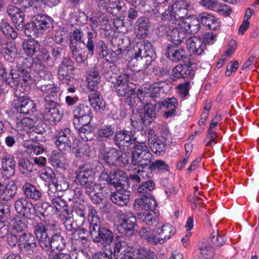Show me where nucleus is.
Returning <instances> with one entry per match:
<instances>
[{
  "label": "nucleus",
  "instance_id": "052dcab7",
  "mask_svg": "<svg viewBox=\"0 0 259 259\" xmlns=\"http://www.w3.org/2000/svg\"><path fill=\"white\" fill-rule=\"evenodd\" d=\"M96 51L102 58L106 57L110 54L107 44L102 40H100L97 43Z\"/></svg>",
  "mask_w": 259,
  "mask_h": 259
},
{
  "label": "nucleus",
  "instance_id": "8fccbe9b",
  "mask_svg": "<svg viewBox=\"0 0 259 259\" xmlns=\"http://www.w3.org/2000/svg\"><path fill=\"white\" fill-rule=\"evenodd\" d=\"M130 250L131 249L127 246V243L124 241L117 239L116 241L115 242L114 254L116 257Z\"/></svg>",
  "mask_w": 259,
  "mask_h": 259
},
{
  "label": "nucleus",
  "instance_id": "0eeeda50",
  "mask_svg": "<svg viewBox=\"0 0 259 259\" xmlns=\"http://www.w3.org/2000/svg\"><path fill=\"white\" fill-rule=\"evenodd\" d=\"M109 82L114 84L115 92L118 97L128 99L135 94V85L130 82L127 74H120L117 78H109Z\"/></svg>",
  "mask_w": 259,
  "mask_h": 259
},
{
  "label": "nucleus",
  "instance_id": "79ce46f5",
  "mask_svg": "<svg viewBox=\"0 0 259 259\" xmlns=\"http://www.w3.org/2000/svg\"><path fill=\"white\" fill-rule=\"evenodd\" d=\"M130 121L131 125L134 129L141 131L142 133L144 131L145 133L144 125L147 123L140 112L133 113L131 116Z\"/></svg>",
  "mask_w": 259,
  "mask_h": 259
},
{
  "label": "nucleus",
  "instance_id": "5701e85b",
  "mask_svg": "<svg viewBox=\"0 0 259 259\" xmlns=\"http://www.w3.org/2000/svg\"><path fill=\"white\" fill-rule=\"evenodd\" d=\"M36 29L39 33L49 32L53 28V20L51 17L45 14H38L33 18Z\"/></svg>",
  "mask_w": 259,
  "mask_h": 259
},
{
  "label": "nucleus",
  "instance_id": "9d476101",
  "mask_svg": "<svg viewBox=\"0 0 259 259\" xmlns=\"http://www.w3.org/2000/svg\"><path fill=\"white\" fill-rule=\"evenodd\" d=\"M43 116L45 120L56 124L60 121L63 116V111L60 105L50 96H45L44 99Z\"/></svg>",
  "mask_w": 259,
  "mask_h": 259
},
{
  "label": "nucleus",
  "instance_id": "dca6fc26",
  "mask_svg": "<svg viewBox=\"0 0 259 259\" xmlns=\"http://www.w3.org/2000/svg\"><path fill=\"white\" fill-rule=\"evenodd\" d=\"M71 139H72V136L71 130L67 127L58 131L54 137L56 146L61 152H63L71 150Z\"/></svg>",
  "mask_w": 259,
  "mask_h": 259
},
{
  "label": "nucleus",
  "instance_id": "9b49d317",
  "mask_svg": "<svg viewBox=\"0 0 259 259\" xmlns=\"http://www.w3.org/2000/svg\"><path fill=\"white\" fill-rule=\"evenodd\" d=\"M95 171L88 164L80 165L76 171V179L83 188L87 189L88 192L91 190L92 186H96L94 175Z\"/></svg>",
  "mask_w": 259,
  "mask_h": 259
},
{
  "label": "nucleus",
  "instance_id": "2eb2a0df",
  "mask_svg": "<svg viewBox=\"0 0 259 259\" xmlns=\"http://www.w3.org/2000/svg\"><path fill=\"white\" fill-rule=\"evenodd\" d=\"M73 125L90 123L93 117V113L90 106L84 104L77 105L73 111Z\"/></svg>",
  "mask_w": 259,
  "mask_h": 259
},
{
  "label": "nucleus",
  "instance_id": "a211bd4d",
  "mask_svg": "<svg viewBox=\"0 0 259 259\" xmlns=\"http://www.w3.org/2000/svg\"><path fill=\"white\" fill-rule=\"evenodd\" d=\"M17 212L25 218H30L34 213V206L32 202L26 198L21 197L17 199L14 203Z\"/></svg>",
  "mask_w": 259,
  "mask_h": 259
},
{
  "label": "nucleus",
  "instance_id": "a18cd8bd",
  "mask_svg": "<svg viewBox=\"0 0 259 259\" xmlns=\"http://www.w3.org/2000/svg\"><path fill=\"white\" fill-rule=\"evenodd\" d=\"M85 206L80 204L74 208L73 215V219L79 225H83L85 221Z\"/></svg>",
  "mask_w": 259,
  "mask_h": 259
},
{
  "label": "nucleus",
  "instance_id": "f257e3e1",
  "mask_svg": "<svg viewBox=\"0 0 259 259\" xmlns=\"http://www.w3.org/2000/svg\"><path fill=\"white\" fill-rule=\"evenodd\" d=\"M23 50L30 57L36 56L32 59L30 68L40 76L44 74L46 68H53L56 61L60 58L59 48H52L49 51L47 48L41 47L40 44L34 39H28L23 41Z\"/></svg>",
  "mask_w": 259,
  "mask_h": 259
},
{
  "label": "nucleus",
  "instance_id": "72a5a7b5",
  "mask_svg": "<svg viewBox=\"0 0 259 259\" xmlns=\"http://www.w3.org/2000/svg\"><path fill=\"white\" fill-rule=\"evenodd\" d=\"M168 166L167 164L162 160H157L155 162H152L149 165L148 168H147V171L143 170L141 176L143 178L149 179L153 176V172L156 169L157 170H168Z\"/></svg>",
  "mask_w": 259,
  "mask_h": 259
},
{
  "label": "nucleus",
  "instance_id": "b1692460",
  "mask_svg": "<svg viewBox=\"0 0 259 259\" xmlns=\"http://www.w3.org/2000/svg\"><path fill=\"white\" fill-rule=\"evenodd\" d=\"M112 181L111 185L116 189H125L128 187V180L126 173L120 169L111 170Z\"/></svg>",
  "mask_w": 259,
  "mask_h": 259
},
{
  "label": "nucleus",
  "instance_id": "774afa93",
  "mask_svg": "<svg viewBox=\"0 0 259 259\" xmlns=\"http://www.w3.org/2000/svg\"><path fill=\"white\" fill-rule=\"evenodd\" d=\"M201 254L203 259H210V258L214 255V251L212 246L209 244H205V245L200 248Z\"/></svg>",
  "mask_w": 259,
  "mask_h": 259
},
{
  "label": "nucleus",
  "instance_id": "4d7b16f0",
  "mask_svg": "<svg viewBox=\"0 0 259 259\" xmlns=\"http://www.w3.org/2000/svg\"><path fill=\"white\" fill-rule=\"evenodd\" d=\"M23 30L26 35L30 37L37 36L39 33L36 29V25L33 20L32 22L25 24Z\"/></svg>",
  "mask_w": 259,
  "mask_h": 259
},
{
  "label": "nucleus",
  "instance_id": "20e7f679",
  "mask_svg": "<svg viewBox=\"0 0 259 259\" xmlns=\"http://www.w3.org/2000/svg\"><path fill=\"white\" fill-rule=\"evenodd\" d=\"M134 52L133 60L142 70L147 69L156 58L153 46L146 40L138 42L134 47Z\"/></svg>",
  "mask_w": 259,
  "mask_h": 259
},
{
  "label": "nucleus",
  "instance_id": "bb28decb",
  "mask_svg": "<svg viewBox=\"0 0 259 259\" xmlns=\"http://www.w3.org/2000/svg\"><path fill=\"white\" fill-rule=\"evenodd\" d=\"M186 34L183 26H178L169 30L167 39L173 44L172 45H180L186 37Z\"/></svg>",
  "mask_w": 259,
  "mask_h": 259
},
{
  "label": "nucleus",
  "instance_id": "bf43d9fd",
  "mask_svg": "<svg viewBox=\"0 0 259 259\" xmlns=\"http://www.w3.org/2000/svg\"><path fill=\"white\" fill-rule=\"evenodd\" d=\"M155 184L151 180L143 182L140 184L137 188V192L139 193H145L152 191L154 189Z\"/></svg>",
  "mask_w": 259,
  "mask_h": 259
},
{
  "label": "nucleus",
  "instance_id": "5fc2aeb1",
  "mask_svg": "<svg viewBox=\"0 0 259 259\" xmlns=\"http://www.w3.org/2000/svg\"><path fill=\"white\" fill-rule=\"evenodd\" d=\"M102 188L100 186L96 184V186H92L89 192L87 189H85V193L89 197L91 201L95 204H98L102 201L101 197L99 195L97 190H101Z\"/></svg>",
  "mask_w": 259,
  "mask_h": 259
},
{
  "label": "nucleus",
  "instance_id": "aec40b11",
  "mask_svg": "<svg viewBox=\"0 0 259 259\" xmlns=\"http://www.w3.org/2000/svg\"><path fill=\"white\" fill-rule=\"evenodd\" d=\"M161 109L160 102L152 103L147 102L143 106V112H140L147 124L151 123L155 120L157 113Z\"/></svg>",
  "mask_w": 259,
  "mask_h": 259
},
{
  "label": "nucleus",
  "instance_id": "f704fd0d",
  "mask_svg": "<svg viewBox=\"0 0 259 259\" xmlns=\"http://www.w3.org/2000/svg\"><path fill=\"white\" fill-rule=\"evenodd\" d=\"M171 7L173 13L175 14V17L178 21L188 15V12L190 8V5L186 2L182 1L172 3Z\"/></svg>",
  "mask_w": 259,
  "mask_h": 259
},
{
  "label": "nucleus",
  "instance_id": "e433bc0d",
  "mask_svg": "<svg viewBox=\"0 0 259 259\" xmlns=\"http://www.w3.org/2000/svg\"><path fill=\"white\" fill-rule=\"evenodd\" d=\"M150 27L149 19L146 17L139 18L136 22V30L137 35L141 38L146 37L149 32Z\"/></svg>",
  "mask_w": 259,
  "mask_h": 259
},
{
  "label": "nucleus",
  "instance_id": "39448f33",
  "mask_svg": "<svg viewBox=\"0 0 259 259\" xmlns=\"http://www.w3.org/2000/svg\"><path fill=\"white\" fill-rule=\"evenodd\" d=\"M97 36L96 32L90 31L88 32V39L86 42L82 40L83 33L81 28H75L69 33V47L70 48L75 47H85L89 51V54L92 57L95 53L94 40Z\"/></svg>",
  "mask_w": 259,
  "mask_h": 259
},
{
  "label": "nucleus",
  "instance_id": "1a4fd4ad",
  "mask_svg": "<svg viewBox=\"0 0 259 259\" xmlns=\"http://www.w3.org/2000/svg\"><path fill=\"white\" fill-rule=\"evenodd\" d=\"M100 158L108 166L123 167L129 162V156L115 148H111L101 153Z\"/></svg>",
  "mask_w": 259,
  "mask_h": 259
},
{
  "label": "nucleus",
  "instance_id": "3c124183",
  "mask_svg": "<svg viewBox=\"0 0 259 259\" xmlns=\"http://www.w3.org/2000/svg\"><path fill=\"white\" fill-rule=\"evenodd\" d=\"M11 216V205L0 200V222H6Z\"/></svg>",
  "mask_w": 259,
  "mask_h": 259
},
{
  "label": "nucleus",
  "instance_id": "58836bf2",
  "mask_svg": "<svg viewBox=\"0 0 259 259\" xmlns=\"http://www.w3.org/2000/svg\"><path fill=\"white\" fill-rule=\"evenodd\" d=\"M17 187L15 183L4 186L0 191V200L8 202L13 199L17 194Z\"/></svg>",
  "mask_w": 259,
  "mask_h": 259
},
{
  "label": "nucleus",
  "instance_id": "6e6d98bb",
  "mask_svg": "<svg viewBox=\"0 0 259 259\" xmlns=\"http://www.w3.org/2000/svg\"><path fill=\"white\" fill-rule=\"evenodd\" d=\"M140 219H141L148 226H152L157 223L158 218L154 214L149 212H144L138 214Z\"/></svg>",
  "mask_w": 259,
  "mask_h": 259
},
{
  "label": "nucleus",
  "instance_id": "0e129e2a",
  "mask_svg": "<svg viewBox=\"0 0 259 259\" xmlns=\"http://www.w3.org/2000/svg\"><path fill=\"white\" fill-rule=\"evenodd\" d=\"M160 104H161V108L163 107L167 109L176 110L178 106L177 99L174 97L166 99L160 102Z\"/></svg>",
  "mask_w": 259,
  "mask_h": 259
},
{
  "label": "nucleus",
  "instance_id": "ddd939ff",
  "mask_svg": "<svg viewBox=\"0 0 259 259\" xmlns=\"http://www.w3.org/2000/svg\"><path fill=\"white\" fill-rule=\"evenodd\" d=\"M19 248L24 254L32 256L37 252L36 240L31 233H21L19 234Z\"/></svg>",
  "mask_w": 259,
  "mask_h": 259
},
{
  "label": "nucleus",
  "instance_id": "c03bdc74",
  "mask_svg": "<svg viewBox=\"0 0 259 259\" xmlns=\"http://www.w3.org/2000/svg\"><path fill=\"white\" fill-rule=\"evenodd\" d=\"M18 165L21 172L26 176L30 175L34 170L33 163L27 158H20Z\"/></svg>",
  "mask_w": 259,
  "mask_h": 259
},
{
  "label": "nucleus",
  "instance_id": "4c0bfd02",
  "mask_svg": "<svg viewBox=\"0 0 259 259\" xmlns=\"http://www.w3.org/2000/svg\"><path fill=\"white\" fill-rule=\"evenodd\" d=\"M198 16L202 24L209 29L215 30L219 27L218 20L214 16L206 12L202 13Z\"/></svg>",
  "mask_w": 259,
  "mask_h": 259
},
{
  "label": "nucleus",
  "instance_id": "473e14b6",
  "mask_svg": "<svg viewBox=\"0 0 259 259\" xmlns=\"http://www.w3.org/2000/svg\"><path fill=\"white\" fill-rule=\"evenodd\" d=\"M186 45L192 53L197 55H201L205 49L203 41L199 37L195 36L189 38L186 40Z\"/></svg>",
  "mask_w": 259,
  "mask_h": 259
},
{
  "label": "nucleus",
  "instance_id": "37998d69",
  "mask_svg": "<svg viewBox=\"0 0 259 259\" xmlns=\"http://www.w3.org/2000/svg\"><path fill=\"white\" fill-rule=\"evenodd\" d=\"M135 251L137 259H158L156 254L149 249L144 247L135 248Z\"/></svg>",
  "mask_w": 259,
  "mask_h": 259
},
{
  "label": "nucleus",
  "instance_id": "f8f14e48",
  "mask_svg": "<svg viewBox=\"0 0 259 259\" xmlns=\"http://www.w3.org/2000/svg\"><path fill=\"white\" fill-rule=\"evenodd\" d=\"M74 70V63L70 57L64 58L58 68L57 75L59 79L63 83L71 85L70 83L72 81L73 72Z\"/></svg>",
  "mask_w": 259,
  "mask_h": 259
},
{
  "label": "nucleus",
  "instance_id": "de8ad7c7",
  "mask_svg": "<svg viewBox=\"0 0 259 259\" xmlns=\"http://www.w3.org/2000/svg\"><path fill=\"white\" fill-rule=\"evenodd\" d=\"M148 144L152 152L156 154L161 155L165 152L166 146L159 139L155 141L151 139Z\"/></svg>",
  "mask_w": 259,
  "mask_h": 259
},
{
  "label": "nucleus",
  "instance_id": "f3484780",
  "mask_svg": "<svg viewBox=\"0 0 259 259\" xmlns=\"http://www.w3.org/2000/svg\"><path fill=\"white\" fill-rule=\"evenodd\" d=\"M119 231L130 236L134 233V228L136 225V218L130 212L121 213L119 216Z\"/></svg>",
  "mask_w": 259,
  "mask_h": 259
},
{
  "label": "nucleus",
  "instance_id": "49530a36",
  "mask_svg": "<svg viewBox=\"0 0 259 259\" xmlns=\"http://www.w3.org/2000/svg\"><path fill=\"white\" fill-rule=\"evenodd\" d=\"M49 160L51 164L56 168L66 169V164L64 162V159L62 154L59 152H52Z\"/></svg>",
  "mask_w": 259,
  "mask_h": 259
},
{
  "label": "nucleus",
  "instance_id": "864d4df0",
  "mask_svg": "<svg viewBox=\"0 0 259 259\" xmlns=\"http://www.w3.org/2000/svg\"><path fill=\"white\" fill-rule=\"evenodd\" d=\"M115 133L114 128L112 125H101L98 130V135L100 138H108L112 136Z\"/></svg>",
  "mask_w": 259,
  "mask_h": 259
},
{
  "label": "nucleus",
  "instance_id": "680f3d73",
  "mask_svg": "<svg viewBox=\"0 0 259 259\" xmlns=\"http://www.w3.org/2000/svg\"><path fill=\"white\" fill-rule=\"evenodd\" d=\"M210 239L213 246L216 247L223 246L226 241L223 237L219 235L217 231H213L211 233Z\"/></svg>",
  "mask_w": 259,
  "mask_h": 259
},
{
  "label": "nucleus",
  "instance_id": "a19ab883",
  "mask_svg": "<svg viewBox=\"0 0 259 259\" xmlns=\"http://www.w3.org/2000/svg\"><path fill=\"white\" fill-rule=\"evenodd\" d=\"M53 39L56 44L65 46L68 39L67 29L64 27H58L54 31Z\"/></svg>",
  "mask_w": 259,
  "mask_h": 259
},
{
  "label": "nucleus",
  "instance_id": "603ef678",
  "mask_svg": "<svg viewBox=\"0 0 259 259\" xmlns=\"http://www.w3.org/2000/svg\"><path fill=\"white\" fill-rule=\"evenodd\" d=\"M37 88L42 92H48L49 95L46 96H50L52 99L54 100L57 98L58 89L54 84H43L38 86Z\"/></svg>",
  "mask_w": 259,
  "mask_h": 259
},
{
  "label": "nucleus",
  "instance_id": "6e6552de",
  "mask_svg": "<svg viewBox=\"0 0 259 259\" xmlns=\"http://www.w3.org/2000/svg\"><path fill=\"white\" fill-rule=\"evenodd\" d=\"M12 105L17 112L24 115L32 114L37 109L34 101L28 98L26 94L20 90L15 91Z\"/></svg>",
  "mask_w": 259,
  "mask_h": 259
},
{
  "label": "nucleus",
  "instance_id": "7c9ffc66",
  "mask_svg": "<svg viewBox=\"0 0 259 259\" xmlns=\"http://www.w3.org/2000/svg\"><path fill=\"white\" fill-rule=\"evenodd\" d=\"M187 34L197 33L200 28V20L199 16H191L186 18L183 26Z\"/></svg>",
  "mask_w": 259,
  "mask_h": 259
},
{
  "label": "nucleus",
  "instance_id": "f03ea898",
  "mask_svg": "<svg viewBox=\"0 0 259 259\" xmlns=\"http://www.w3.org/2000/svg\"><path fill=\"white\" fill-rule=\"evenodd\" d=\"M34 232L40 247L45 251H63L66 247V239L62 235L60 225L55 221L37 223Z\"/></svg>",
  "mask_w": 259,
  "mask_h": 259
},
{
  "label": "nucleus",
  "instance_id": "c9c22d12",
  "mask_svg": "<svg viewBox=\"0 0 259 259\" xmlns=\"http://www.w3.org/2000/svg\"><path fill=\"white\" fill-rule=\"evenodd\" d=\"M88 101L90 105L97 111L105 109L106 103L100 92L91 93L88 95Z\"/></svg>",
  "mask_w": 259,
  "mask_h": 259
},
{
  "label": "nucleus",
  "instance_id": "09e8293b",
  "mask_svg": "<svg viewBox=\"0 0 259 259\" xmlns=\"http://www.w3.org/2000/svg\"><path fill=\"white\" fill-rule=\"evenodd\" d=\"M115 67L114 63L108 60L103 63L102 72L108 81L109 78H117L116 75L112 72Z\"/></svg>",
  "mask_w": 259,
  "mask_h": 259
},
{
  "label": "nucleus",
  "instance_id": "c85d7f7f",
  "mask_svg": "<svg viewBox=\"0 0 259 259\" xmlns=\"http://www.w3.org/2000/svg\"><path fill=\"white\" fill-rule=\"evenodd\" d=\"M155 232L158 233L161 242L164 243L174 235L176 232V229L170 224L162 226L158 225L155 228Z\"/></svg>",
  "mask_w": 259,
  "mask_h": 259
},
{
  "label": "nucleus",
  "instance_id": "ea45409f",
  "mask_svg": "<svg viewBox=\"0 0 259 259\" xmlns=\"http://www.w3.org/2000/svg\"><path fill=\"white\" fill-rule=\"evenodd\" d=\"M158 8H159L158 7ZM160 9L162 10V11L159 14L157 12L158 9H156V12H154L156 17H158L161 14V19L162 20L168 21L171 24L176 23L177 20L175 17V14L173 13L172 7L170 8L169 6H164V7L161 6Z\"/></svg>",
  "mask_w": 259,
  "mask_h": 259
},
{
  "label": "nucleus",
  "instance_id": "69168bd1",
  "mask_svg": "<svg viewBox=\"0 0 259 259\" xmlns=\"http://www.w3.org/2000/svg\"><path fill=\"white\" fill-rule=\"evenodd\" d=\"M51 200L52 204L58 211H60L62 209H64L66 211L67 210L65 201L60 197L59 195L51 198Z\"/></svg>",
  "mask_w": 259,
  "mask_h": 259
},
{
  "label": "nucleus",
  "instance_id": "6ab92c4d",
  "mask_svg": "<svg viewBox=\"0 0 259 259\" xmlns=\"http://www.w3.org/2000/svg\"><path fill=\"white\" fill-rule=\"evenodd\" d=\"M165 56L172 62L177 63L184 61L186 57V51L180 45L167 44L165 49Z\"/></svg>",
  "mask_w": 259,
  "mask_h": 259
},
{
  "label": "nucleus",
  "instance_id": "c756f323",
  "mask_svg": "<svg viewBox=\"0 0 259 259\" xmlns=\"http://www.w3.org/2000/svg\"><path fill=\"white\" fill-rule=\"evenodd\" d=\"M78 130V135L81 139L85 142L92 141L95 137V131L90 123L74 125Z\"/></svg>",
  "mask_w": 259,
  "mask_h": 259
},
{
  "label": "nucleus",
  "instance_id": "e2e57ef3",
  "mask_svg": "<svg viewBox=\"0 0 259 259\" xmlns=\"http://www.w3.org/2000/svg\"><path fill=\"white\" fill-rule=\"evenodd\" d=\"M24 14L21 11L18 15L12 18L11 19L14 23L16 28L18 30H23L24 26Z\"/></svg>",
  "mask_w": 259,
  "mask_h": 259
},
{
  "label": "nucleus",
  "instance_id": "a878e982",
  "mask_svg": "<svg viewBox=\"0 0 259 259\" xmlns=\"http://www.w3.org/2000/svg\"><path fill=\"white\" fill-rule=\"evenodd\" d=\"M116 192L111 193L110 199L111 201L119 206H125L129 202L130 192L125 189H116Z\"/></svg>",
  "mask_w": 259,
  "mask_h": 259
},
{
  "label": "nucleus",
  "instance_id": "4468645a",
  "mask_svg": "<svg viewBox=\"0 0 259 259\" xmlns=\"http://www.w3.org/2000/svg\"><path fill=\"white\" fill-rule=\"evenodd\" d=\"M9 70V76H10V78L7 82L10 87L18 85L21 81L28 83L31 80L30 72L22 67L17 68V66H11Z\"/></svg>",
  "mask_w": 259,
  "mask_h": 259
},
{
  "label": "nucleus",
  "instance_id": "412c9836",
  "mask_svg": "<svg viewBox=\"0 0 259 259\" xmlns=\"http://www.w3.org/2000/svg\"><path fill=\"white\" fill-rule=\"evenodd\" d=\"M2 167L5 175L11 177L15 175L16 162L14 156L8 153H3L1 157Z\"/></svg>",
  "mask_w": 259,
  "mask_h": 259
},
{
  "label": "nucleus",
  "instance_id": "393cba45",
  "mask_svg": "<svg viewBox=\"0 0 259 259\" xmlns=\"http://www.w3.org/2000/svg\"><path fill=\"white\" fill-rule=\"evenodd\" d=\"M133 135L131 131L125 130L116 132L114 136L115 145L119 148L132 144Z\"/></svg>",
  "mask_w": 259,
  "mask_h": 259
},
{
  "label": "nucleus",
  "instance_id": "423d86ee",
  "mask_svg": "<svg viewBox=\"0 0 259 259\" xmlns=\"http://www.w3.org/2000/svg\"><path fill=\"white\" fill-rule=\"evenodd\" d=\"M152 158L153 155L146 145L143 143L135 145L132 152L131 164L142 168V170L139 169L138 172L141 174L143 170L147 171Z\"/></svg>",
  "mask_w": 259,
  "mask_h": 259
},
{
  "label": "nucleus",
  "instance_id": "338daca9",
  "mask_svg": "<svg viewBox=\"0 0 259 259\" xmlns=\"http://www.w3.org/2000/svg\"><path fill=\"white\" fill-rule=\"evenodd\" d=\"M190 88V83L189 81H186L183 83L179 84L177 87L178 94L181 98H186L189 95V91Z\"/></svg>",
  "mask_w": 259,
  "mask_h": 259
},
{
  "label": "nucleus",
  "instance_id": "13d9d810",
  "mask_svg": "<svg viewBox=\"0 0 259 259\" xmlns=\"http://www.w3.org/2000/svg\"><path fill=\"white\" fill-rule=\"evenodd\" d=\"M148 196H144L141 198L136 199L133 204V207L137 211L140 210H148V204L147 203Z\"/></svg>",
  "mask_w": 259,
  "mask_h": 259
},
{
  "label": "nucleus",
  "instance_id": "7ed1b4c3",
  "mask_svg": "<svg viewBox=\"0 0 259 259\" xmlns=\"http://www.w3.org/2000/svg\"><path fill=\"white\" fill-rule=\"evenodd\" d=\"M88 221L90 224V234L93 241L102 245L104 248L110 246L114 240L113 232L102 225L97 211L93 207L89 211Z\"/></svg>",
  "mask_w": 259,
  "mask_h": 259
},
{
  "label": "nucleus",
  "instance_id": "2f4dec72",
  "mask_svg": "<svg viewBox=\"0 0 259 259\" xmlns=\"http://www.w3.org/2000/svg\"><path fill=\"white\" fill-rule=\"evenodd\" d=\"M2 50L1 52L5 59L9 62H14L17 55L16 43L12 41H8Z\"/></svg>",
  "mask_w": 259,
  "mask_h": 259
},
{
  "label": "nucleus",
  "instance_id": "4be33fe9",
  "mask_svg": "<svg viewBox=\"0 0 259 259\" xmlns=\"http://www.w3.org/2000/svg\"><path fill=\"white\" fill-rule=\"evenodd\" d=\"M24 198L30 201H39L42 196L41 191L35 186L29 182H26L21 188Z\"/></svg>",
  "mask_w": 259,
  "mask_h": 259
},
{
  "label": "nucleus",
  "instance_id": "cd10ccee",
  "mask_svg": "<svg viewBox=\"0 0 259 259\" xmlns=\"http://www.w3.org/2000/svg\"><path fill=\"white\" fill-rule=\"evenodd\" d=\"M173 76L178 78L189 77L194 75V70L191 65H178L174 67L172 71Z\"/></svg>",
  "mask_w": 259,
  "mask_h": 259
}]
</instances>
